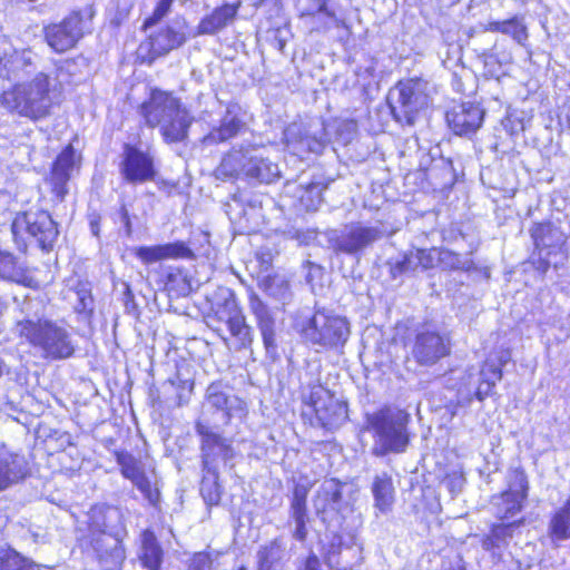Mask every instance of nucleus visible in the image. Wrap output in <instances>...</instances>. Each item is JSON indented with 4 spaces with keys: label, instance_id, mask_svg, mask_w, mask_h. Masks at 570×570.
Returning <instances> with one entry per match:
<instances>
[{
    "label": "nucleus",
    "instance_id": "34",
    "mask_svg": "<svg viewBox=\"0 0 570 570\" xmlns=\"http://www.w3.org/2000/svg\"><path fill=\"white\" fill-rule=\"evenodd\" d=\"M203 472L200 494L207 505H217L222 499V488L218 483L219 470L203 469Z\"/></svg>",
    "mask_w": 570,
    "mask_h": 570
},
{
    "label": "nucleus",
    "instance_id": "27",
    "mask_svg": "<svg viewBox=\"0 0 570 570\" xmlns=\"http://www.w3.org/2000/svg\"><path fill=\"white\" fill-rule=\"evenodd\" d=\"M236 106H228L225 116L220 120V125L213 128L208 135L204 137V144L212 146L215 144L224 142L235 137L244 126V122L238 117Z\"/></svg>",
    "mask_w": 570,
    "mask_h": 570
},
{
    "label": "nucleus",
    "instance_id": "15",
    "mask_svg": "<svg viewBox=\"0 0 570 570\" xmlns=\"http://www.w3.org/2000/svg\"><path fill=\"white\" fill-rule=\"evenodd\" d=\"M450 338L430 328L419 330L411 343L410 355L421 366H432L450 354Z\"/></svg>",
    "mask_w": 570,
    "mask_h": 570
},
{
    "label": "nucleus",
    "instance_id": "28",
    "mask_svg": "<svg viewBox=\"0 0 570 570\" xmlns=\"http://www.w3.org/2000/svg\"><path fill=\"white\" fill-rule=\"evenodd\" d=\"M164 551L153 531L145 530L140 535L138 562L142 570H160Z\"/></svg>",
    "mask_w": 570,
    "mask_h": 570
},
{
    "label": "nucleus",
    "instance_id": "53",
    "mask_svg": "<svg viewBox=\"0 0 570 570\" xmlns=\"http://www.w3.org/2000/svg\"><path fill=\"white\" fill-rule=\"evenodd\" d=\"M521 523V521L518 522V525ZM517 525L515 522L511 523H501L497 524L492 528L491 537L492 540L499 542L505 541L508 538L512 537L513 528Z\"/></svg>",
    "mask_w": 570,
    "mask_h": 570
},
{
    "label": "nucleus",
    "instance_id": "46",
    "mask_svg": "<svg viewBox=\"0 0 570 570\" xmlns=\"http://www.w3.org/2000/svg\"><path fill=\"white\" fill-rule=\"evenodd\" d=\"M504 31L501 33L510 35L518 43H523L528 39L527 28L519 21L518 17L502 21Z\"/></svg>",
    "mask_w": 570,
    "mask_h": 570
},
{
    "label": "nucleus",
    "instance_id": "33",
    "mask_svg": "<svg viewBox=\"0 0 570 570\" xmlns=\"http://www.w3.org/2000/svg\"><path fill=\"white\" fill-rule=\"evenodd\" d=\"M549 534L557 541L570 538V499L552 515L549 522Z\"/></svg>",
    "mask_w": 570,
    "mask_h": 570
},
{
    "label": "nucleus",
    "instance_id": "29",
    "mask_svg": "<svg viewBox=\"0 0 570 570\" xmlns=\"http://www.w3.org/2000/svg\"><path fill=\"white\" fill-rule=\"evenodd\" d=\"M0 278L24 286L33 283L26 264L7 250H0Z\"/></svg>",
    "mask_w": 570,
    "mask_h": 570
},
{
    "label": "nucleus",
    "instance_id": "8",
    "mask_svg": "<svg viewBox=\"0 0 570 570\" xmlns=\"http://www.w3.org/2000/svg\"><path fill=\"white\" fill-rule=\"evenodd\" d=\"M14 242L20 250H26L29 240L43 250L52 249L59 230L47 210H28L17 214L11 225Z\"/></svg>",
    "mask_w": 570,
    "mask_h": 570
},
{
    "label": "nucleus",
    "instance_id": "11",
    "mask_svg": "<svg viewBox=\"0 0 570 570\" xmlns=\"http://www.w3.org/2000/svg\"><path fill=\"white\" fill-rule=\"evenodd\" d=\"M92 16V9L87 8L72 11L60 22L46 26L43 33L48 46L59 53L72 49L89 28Z\"/></svg>",
    "mask_w": 570,
    "mask_h": 570
},
{
    "label": "nucleus",
    "instance_id": "58",
    "mask_svg": "<svg viewBox=\"0 0 570 570\" xmlns=\"http://www.w3.org/2000/svg\"><path fill=\"white\" fill-rule=\"evenodd\" d=\"M494 394L493 389L487 384L483 380H480L479 386L475 392V397L479 401L485 400L488 396H492Z\"/></svg>",
    "mask_w": 570,
    "mask_h": 570
},
{
    "label": "nucleus",
    "instance_id": "25",
    "mask_svg": "<svg viewBox=\"0 0 570 570\" xmlns=\"http://www.w3.org/2000/svg\"><path fill=\"white\" fill-rule=\"evenodd\" d=\"M249 308L256 318L266 350L268 352L275 350V317L271 309L256 294H252L249 297Z\"/></svg>",
    "mask_w": 570,
    "mask_h": 570
},
{
    "label": "nucleus",
    "instance_id": "2",
    "mask_svg": "<svg viewBox=\"0 0 570 570\" xmlns=\"http://www.w3.org/2000/svg\"><path fill=\"white\" fill-rule=\"evenodd\" d=\"M139 112L148 127H159L165 141L180 142L188 137L193 117L171 92L153 89Z\"/></svg>",
    "mask_w": 570,
    "mask_h": 570
},
{
    "label": "nucleus",
    "instance_id": "3",
    "mask_svg": "<svg viewBox=\"0 0 570 570\" xmlns=\"http://www.w3.org/2000/svg\"><path fill=\"white\" fill-rule=\"evenodd\" d=\"M295 327L317 351L342 347L351 333L345 317L326 309H317L313 314L299 312L295 318Z\"/></svg>",
    "mask_w": 570,
    "mask_h": 570
},
{
    "label": "nucleus",
    "instance_id": "59",
    "mask_svg": "<svg viewBox=\"0 0 570 570\" xmlns=\"http://www.w3.org/2000/svg\"><path fill=\"white\" fill-rule=\"evenodd\" d=\"M119 217L120 222L124 224L127 236L131 235L132 228H131V220L129 213L125 205H122L119 209Z\"/></svg>",
    "mask_w": 570,
    "mask_h": 570
},
{
    "label": "nucleus",
    "instance_id": "52",
    "mask_svg": "<svg viewBox=\"0 0 570 570\" xmlns=\"http://www.w3.org/2000/svg\"><path fill=\"white\" fill-rule=\"evenodd\" d=\"M173 1L174 0H159L153 14L148 19H146L144 27L148 28L160 21L169 12Z\"/></svg>",
    "mask_w": 570,
    "mask_h": 570
},
{
    "label": "nucleus",
    "instance_id": "43",
    "mask_svg": "<svg viewBox=\"0 0 570 570\" xmlns=\"http://www.w3.org/2000/svg\"><path fill=\"white\" fill-rule=\"evenodd\" d=\"M117 463L121 468L122 475L131 482L145 473L141 463L129 453H118Z\"/></svg>",
    "mask_w": 570,
    "mask_h": 570
},
{
    "label": "nucleus",
    "instance_id": "12",
    "mask_svg": "<svg viewBox=\"0 0 570 570\" xmlns=\"http://www.w3.org/2000/svg\"><path fill=\"white\" fill-rule=\"evenodd\" d=\"M186 40L187 22L184 18L177 17L166 27L150 33L148 39L139 45L137 56L142 62L151 65L157 58L181 47Z\"/></svg>",
    "mask_w": 570,
    "mask_h": 570
},
{
    "label": "nucleus",
    "instance_id": "55",
    "mask_svg": "<svg viewBox=\"0 0 570 570\" xmlns=\"http://www.w3.org/2000/svg\"><path fill=\"white\" fill-rule=\"evenodd\" d=\"M307 489L303 485H296L293 493L291 507H306Z\"/></svg>",
    "mask_w": 570,
    "mask_h": 570
},
{
    "label": "nucleus",
    "instance_id": "20",
    "mask_svg": "<svg viewBox=\"0 0 570 570\" xmlns=\"http://www.w3.org/2000/svg\"><path fill=\"white\" fill-rule=\"evenodd\" d=\"M205 406L214 412L222 413L225 424L233 416L242 415L245 411L244 402L236 395L228 393L219 383H212L207 387Z\"/></svg>",
    "mask_w": 570,
    "mask_h": 570
},
{
    "label": "nucleus",
    "instance_id": "18",
    "mask_svg": "<svg viewBox=\"0 0 570 570\" xmlns=\"http://www.w3.org/2000/svg\"><path fill=\"white\" fill-rule=\"evenodd\" d=\"M115 533L91 534L90 544L104 570H119L126 559L122 540Z\"/></svg>",
    "mask_w": 570,
    "mask_h": 570
},
{
    "label": "nucleus",
    "instance_id": "54",
    "mask_svg": "<svg viewBox=\"0 0 570 570\" xmlns=\"http://www.w3.org/2000/svg\"><path fill=\"white\" fill-rule=\"evenodd\" d=\"M212 559L207 553H196L191 559L190 566L188 570H210L212 569Z\"/></svg>",
    "mask_w": 570,
    "mask_h": 570
},
{
    "label": "nucleus",
    "instance_id": "44",
    "mask_svg": "<svg viewBox=\"0 0 570 570\" xmlns=\"http://www.w3.org/2000/svg\"><path fill=\"white\" fill-rule=\"evenodd\" d=\"M282 548L276 542L273 541L269 544L259 549L258 557V569L259 570H271L273 564L281 559Z\"/></svg>",
    "mask_w": 570,
    "mask_h": 570
},
{
    "label": "nucleus",
    "instance_id": "51",
    "mask_svg": "<svg viewBox=\"0 0 570 570\" xmlns=\"http://www.w3.org/2000/svg\"><path fill=\"white\" fill-rule=\"evenodd\" d=\"M464 483V475L462 472L459 471L448 473L443 480V484L453 495L462 491Z\"/></svg>",
    "mask_w": 570,
    "mask_h": 570
},
{
    "label": "nucleus",
    "instance_id": "61",
    "mask_svg": "<svg viewBox=\"0 0 570 570\" xmlns=\"http://www.w3.org/2000/svg\"><path fill=\"white\" fill-rule=\"evenodd\" d=\"M100 215L92 213L89 215V226L94 236H99Z\"/></svg>",
    "mask_w": 570,
    "mask_h": 570
},
{
    "label": "nucleus",
    "instance_id": "9",
    "mask_svg": "<svg viewBox=\"0 0 570 570\" xmlns=\"http://www.w3.org/2000/svg\"><path fill=\"white\" fill-rule=\"evenodd\" d=\"M392 234L393 232L387 230L386 226L382 223L375 225L353 223L346 225L340 232H330L328 243L336 253L356 255Z\"/></svg>",
    "mask_w": 570,
    "mask_h": 570
},
{
    "label": "nucleus",
    "instance_id": "21",
    "mask_svg": "<svg viewBox=\"0 0 570 570\" xmlns=\"http://www.w3.org/2000/svg\"><path fill=\"white\" fill-rule=\"evenodd\" d=\"M89 530L91 534L115 533L127 535L121 511L111 505H95L89 512Z\"/></svg>",
    "mask_w": 570,
    "mask_h": 570
},
{
    "label": "nucleus",
    "instance_id": "31",
    "mask_svg": "<svg viewBox=\"0 0 570 570\" xmlns=\"http://www.w3.org/2000/svg\"><path fill=\"white\" fill-rule=\"evenodd\" d=\"M372 492L375 500V508L382 513L390 511L394 503V487L387 473H382L374 478Z\"/></svg>",
    "mask_w": 570,
    "mask_h": 570
},
{
    "label": "nucleus",
    "instance_id": "7",
    "mask_svg": "<svg viewBox=\"0 0 570 570\" xmlns=\"http://www.w3.org/2000/svg\"><path fill=\"white\" fill-rule=\"evenodd\" d=\"M212 322H216L215 331H223L226 326L234 338L235 348L242 350L250 346L253 330L246 323V318L236 301L235 293L228 287H218L212 298Z\"/></svg>",
    "mask_w": 570,
    "mask_h": 570
},
{
    "label": "nucleus",
    "instance_id": "41",
    "mask_svg": "<svg viewBox=\"0 0 570 570\" xmlns=\"http://www.w3.org/2000/svg\"><path fill=\"white\" fill-rule=\"evenodd\" d=\"M73 308L78 314H90L94 309L91 289L86 284L79 283L73 289Z\"/></svg>",
    "mask_w": 570,
    "mask_h": 570
},
{
    "label": "nucleus",
    "instance_id": "63",
    "mask_svg": "<svg viewBox=\"0 0 570 570\" xmlns=\"http://www.w3.org/2000/svg\"><path fill=\"white\" fill-rule=\"evenodd\" d=\"M317 2H318L317 12H316L317 14H324L330 18L334 17V12L327 8L326 2L324 0H317Z\"/></svg>",
    "mask_w": 570,
    "mask_h": 570
},
{
    "label": "nucleus",
    "instance_id": "26",
    "mask_svg": "<svg viewBox=\"0 0 570 570\" xmlns=\"http://www.w3.org/2000/svg\"><path fill=\"white\" fill-rule=\"evenodd\" d=\"M136 256L145 264H153L168 258H187L193 256L191 249L183 242L156 246H141L136 249Z\"/></svg>",
    "mask_w": 570,
    "mask_h": 570
},
{
    "label": "nucleus",
    "instance_id": "4",
    "mask_svg": "<svg viewBox=\"0 0 570 570\" xmlns=\"http://www.w3.org/2000/svg\"><path fill=\"white\" fill-rule=\"evenodd\" d=\"M409 414L396 407H383L366 414V430L373 433L372 453L384 456L402 453L409 444Z\"/></svg>",
    "mask_w": 570,
    "mask_h": 570
},
{
    "label": "nucleus",
    "instance_id": "45",
    "mask_svg": "<svg viewBox=\"0 0 570 570\" xmlns=\"http://www.w3.org/2000/svg\"><path fill=\"white\" fill-rule=\"evenodd\" d=\"M291 518L295 524L293 537L298 541H304L308 534L306 528V523L308 522L306 507H291Z\"/></svg>",
    "mask_w": 570,
    "mask_h": 570
},
{
    "label": "nucleus",
    "instance_id": "22",
    "mask_svg": "<svg viewBox=\"0 0 570 570\" xmlns=\"http://www.w3.org/2000/svg\"><path fill=\"white\" fill-rule=\"evenodd\" d=\"M323 131L322 126L318 130H312L311 125L306 128L301 122H293L285 129L284 136L287 145L293 146L296 151L318 154L325 145Z\"/></svg>",
    "mask_w": 570,
    "mask_h": 570
},
{
    "label": "nucleus",
    "instance_id": "32",
    "mask_svg": "<svg viewBox=\"0 0 570 570\" xmlns=\"http://www.w3.org/2000/svg\"><path fill=\"white\" fill-rule=\"evenodd\" d=\"M537 248L554 247L563 243L561 233L550 223H539L530 230Z\"/></svg>",
    "mask_w": 570,
    "mask_h": 570
},
{
    "label": "nucleus",
    "instance_id": "16",
    "mask_svg": "<svg viewBox=\"0 0 570 570\" xmlns=\"http://www.w3.org/2000/svg\"><path fill=\"white\" fill-rule=\"evenodd\" d=\"M308 404L313 406L317 420L326 429L337 428L347 419L346 403L322 385L311 389Z\"/></svg>",
    "mask_w": 570,
    "mask_h": 570
},
{
    "label": "nucleus",
    "instance_id": "40",
    "mask_svg": "<svg viewBox=\"0 0 570 570\" xmlns=\"http://www.w3.org/2000/svg\"><path fill=\"white\" fill-rule=\"evenodd\" d=\"M494 500L495 515L501 520H509L513 518L521 511L523 504L521 500L503 493Z\"/></svg>",
    "mask_w": 570,
    "mask_h": 570
},
{
    "label": "nucleus",
    "instance_id": "48",
    "mask_svg": "<svg viewBox=\"0 0 570 570\" xmlns=\"http://www.w3.org/2000/svg\"><path fill=\"white\" fill-rule=\"evenodd\" d=\"M27 63V59L23 55H16L10 58H0V77L3 79H10L14 76V70Z\"/></svg>",
    "mask_w": 570,
    "mask_h": 570
},
{
    "label": "nucleus",
    "instance_id": "49",
    "mask_svg": "<svg viewBox=\"0 0 570 570\" xmlns=\"http://www.w3.org/2000/svg\"><path fill=\"white\" fill-rule=\"evenodd\" d=\"M132 483L144 494V497L149 501L150 504H156L158 502L159 491L157 488L153 485V483L146 476L145 473L137 478L135 481H132Z\"/></svg>",
    "mask_w": 570,
    "mask_h": 570
},
{
    "label": "nucleus",
    "instance_id": "56",
    "mask_svg": "<svg viewBox=\"0 0 570 570\" xmlns=\"http://www.w3.org/2000/svg\"><path fill=\"white\" fill-rule=\"evenodd\" d=\"M389 265H390L391 275L394 279L410 273L402 258L397 259L395 262H390Z\"/></svg>",
    "mask_w": 570,
    "mask_h": 570
},
{
    "label": "nucleus",
    "instance_id": "64",
    "mask_svg": "<svg viewBox=\"0 0 570 570\" xmlns=\"http://www.w3.org/2000/svg\"><path fill=\"white\" fill-rule=\"evenodd\" d=\"M484 31H491V32H501L504 31L502 21H493L490 22L485 28Z\"/></svg>",
    "mask_w": 570,
    "mask_h": 570
},
{
    "label": "nucleus",
    "instance_id": "50",
    "mask_svg": "<svg viewBox=\"0 0 570 570\" xmlns=\"http://www.w3.org/2000/svg\"><path fill=\"white\" fill-rule=\"evenodd\" d=\"M415 252L417 254L419 267L422 269L433 268L436 264H439L440 249H415Z\"/></svg>",
    "mask_w": 570,
    "mask_h": 570
},
{
    "label": "nucleus",
    "instance_id": "17",
    "mask_svg": "<svg viewBox=\"0 0 570 570\" xmlns=\"http://www.w3.org/2000/svg\"><path fill=\"white\" fill-rule=\"evenodd\" d=\"M119 170L122 178L134 185L151 181L157 175L154 157L129 144L124 146Z\"/></svg>",
    "mask_w": 570,
    "mask_h": 570
},
{
    "label": "nucleus",
    "instance_id": "14",
    "mask_svg": "<svg viewBox=\"0 0 570 570\" xmlns=\"http://www.w3.org/2000/svg\"><path fill=\"white\" fill-rule=\"evenodd\" d=\"M195 431L200 438V459L203 469H218L219 461L227 463L235 455V449L230 439L225 438L214 428L203 421H197Z\"/></svg>",
    "mask_w": 570,
    "mask_h": 570
},
{
    "label": "nucleus",
    "instance_id": "39",
    "mask_svg": "<svg viewBox=\"0 0 570 570\" xmlns=\"http://www.w3.org/2000/svg\"><path fill=\"white\" fill-rule=\"evenodd\" d=\"M262 288L272 297L285 302L289 298V284L279 275H269L262 281Z\"/></svg>",
    "mask_w": 570,
    "mask_h": 570
},
{
    "label": "nucleus",
    "instance_id": "23",
    "mask_svg": "<svg viewBox=\"0 0 570 570\" xmlns=\"http://www.w3.org/2000/svg\"><path fill=\"white\" fill-rule=\"evenodd\" d=\"M75 165L76 155L71 146L65 148L52 165L49 180L51 190L59 200H63L65 196L68 194L67 184L71 178Z\"/></svg>",
    "mask_w": 570,
    "mask_h": 570
},
{
    "label": "nucleus",
    "instance_id": "13",
    "mask_svg": "<svg viewBox=\"0 0 570 570\" xmlns=\"http://www.w3.org/2000/svg\"><path fill=\"white\" fill-rule=\"evenodd\" d=\"M342 487L343 484L336 479L324 480L313 500L316 515L328 528H343L344 512L350 510V507L343 502Z\"/></svg>",
    "mask_w": 570,
    "mask_h": 570
},
{
    "label": "nucleus",
    "instance_id": "19",
    "mask_svg": "<svg viewBox=\"0 0 570 570\" xmlns=\"http://www.w3.org/2000/svg\"><path fill=\"white\" fill-rule=\"evenodd\" d=\"M445 117L455 135L470 136L481 127L484 110L479 105L468 101L452 107Z\"/></svg>",
    "mask_w": 570,
    "mask_h": 570
},
{
    "label": "nucleus",
    "instance_id": "1",
    "mask_svg": "<svg viewBox=\"0 0 570 570\" xmlns=\"http://www.w3.org/2000/svg\"><path fill=\"white\" fill-rule=\"evenodd\" d=\"M13 331L18 337L38 348L45 358L65 360L75 353L71 333L62 322L27 313L17 321Z\"/></svg>",
    "mask_w": 570,
    "mask_h": 570
},
{
    "label": "nucleus",
    "instance_id": "36",
    "mask_svg": "<svg viewBox=\"0 0 570 570\" xmlns=\"http://www.w3.org/2000/svg\"><path fill=\"white\" fill-rule=\"evenodd\" d=\"M24 387L16 381H11L3 393V404L1 411L12 416L14 413L22 411V402L24 399Z\"/></svg>",
    "mask_w": 570,
    "mask_h": 570
},
{
    "label": "nucleus",
    "instance_id": "35",
    "mask_svg": "<svg viewBox=\"0 0 570 570\" xmlns=\"http://www.w3.org/2000/svg\"><path fill=\"white\" fill-rule=\"evenodd\" d=\"M0 570H38V566L10 547L0 548Z\"/></svg>",
    "mask_w": 570,
    "mask_h": 570
},
{
    "label": "nucleus",
    "instance_id": "10",
    "mask_svg": "<svg viewBox=\"0 0 570 570\" xmlns=\"http://www.w3.org/2000/svg\"><path fill=\"white\" fill-rule=\"evenodd\" d=\"M429 83L415 78L400 81L391 94V110L399 122L413 125L416 114L429 104Z\"/></svg>",
    "mask_w": 570,
    "mask_h": 570
},
{
    "label": "nucleus",
    "instance_id": "47",
    "mask_svg": "<svg viewBox=\"0 0 570 570\" xmlns=\"http://www.w3.org/2000/svg\"><path fill=\"white\" fill-rule=\"evenodd\" d=\"M502 370L492 360H487L480 371V380H483L490 387L494 389L502 379Z\"/></svg>",
    "mask_w": 570,
    "mask_h": 570
},
{
    "label": "nucleus",
    "instance_id": "5",
    "mask_svg": "<svg viewBox=\"0 0 570 570\" xmlns=\"http://www.w3.org/2000/svg\"><path fill=\"white\" fill-rule=\"evenodd\" d=\"M49 87V77L39 72L32 80L3 91L0 96L1 106L19 116L41 119L49 115L52 106Z\"/></svg>",
    "mask_w": 570,
    "mask_h": 570
},
{
    "label": "nucleus",
    "instance_id": "42",
    "mask_svg": "<svg viewBox=\"0 0 570 570\" xmlns=\"http://www.w3.org/2000/svg\"><path fill=\"white\" fill-rule=\"evenodd\" d=\"M528 490L529 483L525 474L520 471H513L510 474L509 488L503 492V494L515 498L523 502L528 497Z\"/></svg>",
    "mask_w": 570,
    "mask_h": 570
},
{
    "label": "nucleus",
    "instance_id": "6",
    "mask_svg": "<svg viewBox=\"0 0 570 570\" xmlns=\"http://www.w3.org/2000/svg\"><path fill=\"white\" fill-rule=\"evenodd\" d=\"M217 177H244L250 184H272L281 176L278 165L257 149L239 148L226 154L216 169Z\"/></svg>",
    "mask_w": 570,
    "mask_h": 570
},
{
    "label": "nucleus",
    "instance_id": "60",
    "mask_svg": "<svg viewBox=\"0 0 570 570\" xmlns=\"http://www.w3.org/2000/svg\"><path fill=\"white\" fill-rule=\"evenodd\" d=\"M168 383L171 386L178 385L180 389L188 390L189 392L194 387V382L193 381H190V380H181L179 374H177L175 380H168Z\"/></svg>",
    "mask_w": 570,
    "mask_h": 570
},
{
    "label": "nucleus",
    "instance_id": "24",
    "mask_svg": "<svg viewBox=\"0 0 570 570\" xmlns=\"http://www.w3.org/2000/svg\"><path fill=\"white\" fill-rule=\"evenodd\" d=\"M28 474V463L23 455L0 449V491L24 479Z\"/></svg>",
    "mask_w": 570,
    "mask_h": 570
},
{
    "label": "nucleus",
    "instance_id": "62",
    "mask_svg": "<svg viewBox=\"0 0 570 570\" xmlns=\"http://www.w3.org/2000/svg\"><path fill=\"white\" fill-rule=\"evenodd\" d=\"M321 562L315 554H309L305 560L304 568L302 570H320Z\"/></svg>",
    "mask_w": 570,
    "mask_h": 570
},
{
    "label": "nucleus",
    "instance_id": "38",
    "mask_svg": "<svg viewBox=\"0 0 570 570\" xmlns=\"http://www.w3.org/2000/svg\"><path fill=\"white\" fill-rule=\"evenodd\" d=\"M325 185L322 183H309L307 186H299L296 191L301 205L308 212L316 210L322 203V194Z\"/></svg>",
    "mask_w": 570,
    "mask_h": 570
},
{
    "label": "nucleus",
    "instance_id": "30",
    "mask_svg": "<svg viewBox=\"0 0 570 570\" xmlns=\"http://www.w3.org/2000/svg\"><path fill=\"white\" fill-rule=\"evenodd\" d=\"M237 13V8L224 4L216 8L210 14L204 17L197 26V35H215L232 22Z\"/></svg>",
    "mask_w": 570,
    "mask_h": 570
},
{
    "label": "nucleus",
    "instance_id": "37",
    "mask_svg": "<svg viewBox=\"0 0 570 570\" xmlns=\"http://www.w3.org/2000/svg\"><path fill=\"white\" fill-rule=\"evenodd\" d=\"M439 265L442 269L469 272L474 263L469 255H461L449 249H440Z\"/></svg>",
    "mask_w": 570,
    "mask_h": 570
},
{
    "label": "nucleus",
    "instance_id": "57",
    "mask_svg": "<svg viewBox=\"0 0 570 570\" xmlns=\"http://www.w3.org/2000/svg\"><path fill=\"white\" fill-rule=\"evenodd\" d=\"M402 259L405 263V266L410 273L415 272L419 267L417 254L415 250H412L405 254Z\"/></svg>",
    "mask_w": 570,
    "mask_h": 570
}]
</instances>
